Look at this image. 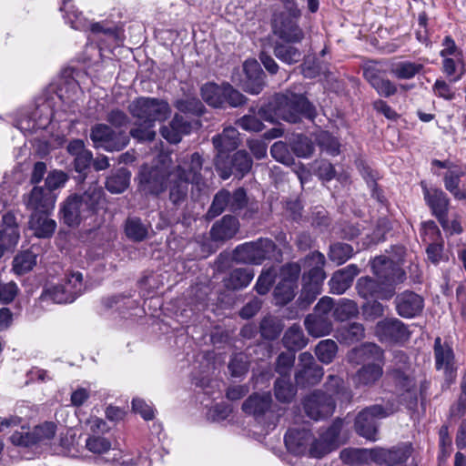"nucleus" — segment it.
I'll return each mask as SVG.
<instances>
[{"mask_svg":"<svg viewBox=\"0 0 466 466\" xmlns=\"http://www.w3.org/2000/svg\"><path fill=\"white\" fill-rule=\"evenodd\" d=\"M342 426L343 420L337 419L325 431L319 432L318 437L305 428L289 429L285 434V444L294 454L319 459L339 447Z\"/></svg>","mask_w":466,"mask_h":466,"instance_id":"nucleus-1","label":"nucleus"},{"mask_svg":"<svg viewBox=\"0 0 466 466\" xmlns=\"http://www.w3.org/2000/svg\"><path fill=\"white\" fill-rule=\"evenodd\" d=\"M371 268L378 280L370 277L359 279L356 286L358 293L364 299H391L395 294V286L405 279V272L385 256L375 258Z\"/></svg>","mask_w":466,"mask_h":466,"instance_id":"nucleus-2","label":"nucleus"},{"mask_svg":"<svg viewBox=\"0 0 466 466\" xmlns=\"http://www.w3.org/2000/svg\"><path fill=\"white\" fill-rule=\"evenodd\" d=\"M202 169L203 158L198 152L177 159L176 165L169 169L167 182L168 198L175 207H181L187 202L189 183L198 187L204 184Z\"/></svg>","mask_w":466,"mask_h":466,"instance_id":"nucleus-3","label":"nucleus"},{"mask_svg":"<svg viewBox=\"0 0 466 466\" xmlns=\"http://www.w3.org/2000/svg\"><path fill=\"white\" fill-rule=\"evenodd\" d=\"M127 108L138 124V127L130 130V135L138 141H152L156 137L153 129L155 122L165 121L171 114L167 101L153 97L136 98Z\"/></svg>","mask_w":466,"mask_h":466,"instance_id":"nucleus-4","label":"nucleus"},{"mask_svg":"<svg viewBox=\"0 0 466 466\" xmlns=\"http://www.w3.org/2000/svg\"><path fill=\"white\" fill-rule=\"evenodd\" d=\"M258 115L264 120L272 123L278 119L297 123L302 116L313 119L315 117V108L301 95L294 93L279 94L268 106L259 109Z\"/></svg>","mask_w":466,"mask_h":466,"instance_id":"nucleus-5","label":"nucleus"},{"mask_svg":"<svg viewBox=\"0 0 466 466\" xmlns=\"http://www.w3.org/2000/svg\"><path fill=\"white\" fill-rule=\"evenodd\" d=\"M103 188L92 183L83 194H72L62 203L60 212L64 222L68 226H77L96 213L104 202Z\"/></svg>","mask_w":466,"mask_h":466,"instance_id":"nucleus-6","label":"nucleus"},{"mask_svg":"<svg viewBox=\"0 0 466 466\" xmlns=\"http://www.w3.org/2000/svg\"><path fill=\"white\" fill-rule=\"evenodd\" d=\"M348 360L354 364H364L355 374L358 386H372L383 374V350L374 343L363 344L348 353Z\"/></svg>","mask_w":466,"mask_h":466,"instance_id":"nucleus-7","label":"nucleus"},{"mask_svg":"<svg viewBox=\"0 0 466 466\" xmlns=\"http://www.w3.org/2000/svg\"><path fill=\"white\" fill-rule=\"evenodd\" d=\"M389 375L395 385L400 401L409 409L414 408L417 405L419 391H422L423 385L421 384L419 390L409 358L403 351H394Z\"/></svg>","mask_w":466,"mask_h":466,"instance_id":"nucleus-8","label":"nucleus"},{"mask_svg":"<svg viewBox=\"0 0 466 466\" xmlns=\"http://www.w3.org/2000/svg\"><path fill=\"white\" fill-rule=\"evenodd\" d=\"M306 263L311 268L303 277L304 285L299 299L308 306L321 292V286L326 278L323 270L325 257L322 253L316 251L306 258Z\"/></svg>","mask_w":466,"mask_h":466,"instance_id":"nucleus-9","label":"nucleus"},{"mask_svg":"<svg viewBox=\"0 0 466 466\" xmlns=\"http://www.w3.org/2000/svg\"><path fill=\"white\" fill-rule=\"evenodd\" d=\"M276 246L268 238H259L238 246L233 252L235 261L246 264H261L273 256Z\"/></svg>","mask_w":466,"mask_h":466,"instance_id":"nucleus-10","label":"nucleus"},{"mask_svg":"<svg viewBox=\"0 0 466 466\" xmlns=\"http://www.w3.org/2000/svg\"><path fill=\"white\" fill-rule=\"evenodd\" d=\"M86 289L83 274L71 271L66 274L62 282L48 289L45 295L56 303H71L80 296Z\"/></svg>","mask_w":466,"mask_h":466,"instance_id":"nucleus-11","label":"nucleus"},{"mask_svg":"<svg viewBox=\"0 0 466 466\" xmlns=\"http://www.w3.org/2000/svg\"><path fill=\"white\" fill-rule=\"evenodd\" d=\"M169 169L143 167L138 175V189L145 195L158 196L167 188Z\"/></svg>","mask_w":466,"mask_h":466,"instance_id":"nucleus-12","label":"nucleus"},{"mask_svg":"<svg viewBox=\"0 0 466 466\" xmlns=\"http://www.w3.org/2000/svg\"><path fill=\"white\" fill-rule=\"evenodd\" d=\"M90 137L96 147L107 151H119L129 142V137L124 131H113L105 124H97L91 128Z\"/></svg>","mask_w":466,"mask_h":466,"instance_id":"nucleus-13","label":"nucleus"},{"mask_svg":"<svg viewBox=\"0 0 466 466\" xmlns=\"http://www.w3.org/2000/svg\"><path fill=\"white\" fill-rule=\"evenodd\" d=\"M303 406L306 414L310 419L319 420L331 416L336 403L331 395L319 390L305 398Z\"/></svg>","mask_w":466,"mask_h":466,"instance_id":"nucleus-14","label":"nucleus"},{"mask_svg":"<svg viewBox=\"0 0 466 466\" xmlns=\"http://www.w3.org/2000/svg\"><path fill=\"white\" fill-rule=\"evenodd\" d=\"M388 413L380 405H372L362 410L356 417L355 429L362 437L370 441L377 440V420L387 417Z\"/></svg>","mask_w":466,"mask_h":466,"instance_id":"nucleus-15","label":"nucleus"},{"mask_svg":"<svg viewBox=\"0 0 466 466\" xmlns=\"http://www.w3.org/2000/svg\"><path fill=\"white\" fill-rule=\"evenodd\" d=\"M20 239V221L14 212L3 215L0 228V258L6 251H13Z\"/></svg>","mask_w":466,"mask_h":466,"instance_id":"nucleus-16","label":"nucleus"},{"mask_svg":"<svg viewBox=\"0 0 466 466\" xmlns=\"http://www.w3.org/2000/svg\"><path fill=\"white\" fill-rule=\"evenodd\" d=\"M375 335L381 342L399 343L410 338V330L401 320L396 318L385 319L375 326Z\"/></svg>","mask_w":466,"mask_h":466,"instance_id":"nucleus-17","label":"nucleus"},{"mask_svg":"<svg viewBox=\"0 0 466 466\" xmlns=\"http://www.w3.org/2000/svg\"><path fill=\"white\" fill-rule=\"evenodd\" d=\"M273 32L287 43H299L304 38V32L299 26L297 18L290 14H280L274 18Z\"/></svg>","mask_w":466,"mask_h":466,"instance_id":"nucleus-18","label":"nucleus"},{"mask_svg":"<svg viewBox=\"0 0 466 466\" xmlns=\"http://www.w3.org/2000/svg\"><path fill=\"white\" fill-rule=\"evenodd\" d=\"M24 204L32 213H51L55 208L56 195L43 187H34L24 196Z\"/></svg>","mask_w":466,"mask_h":466,"instance_id":"nucleus-19","label":"nucleus"},{"mask_svg":"<svg viewBox=\"0 0 466 466\" xmlns=\"http://www.w3.org/2000/svg\"><path fill=\"white\" fill-rule=\"evenodd\" d=\"M299 370L296 372L295 380L299 385H314L323 376V369L315 363L314 358L309 352H302L299 356Z\"/></svg>","mask_w":466,"mask_h":466,"instance_id":"nucleus-20","label":"nucleus"},{"mask_svg":"<svg viewBox=\"0 0 466 466\" xmlns=\"http://www.w3.org/2000/svg\"><path fill=\"white\" fill-rule=\"evenodd\" d=\"M397 313L405 319L419 316L424 308V299L419 294L405 290L398 294L394 300Z\"/></svg>","mask_w":466,"mask_h":466,"instance_id":"nucleus-21","label":"nucleus"},{"mask_svg":"<svg viewBox=\"0 0 466 466\" xmlns=\"http://www.w3.org/2000/svg\"><path fill=\"white\" fill-rule=\"evenodd\" d=\"M363 76L380 96L389 97L397 93V86L385 77L383 71L376 64L367 66Z\"/></svg>","mask_w":466,"mask_h":466,"instance_id":"nucleus-22","label":"nucleus"},{"mask_svg":"<svg viewBox=\"0 0 466 466\" xmlns=\"http://www.w3.org/2000/svg\"><path fill=\"white\" fill-rule=\"evenodd\" d=\"M239 133L232 127L224 128L223 132L212 138L214 147L218 154L215 158L217 169H221V159L228 152L235 150L239 144Z\"/></svg>","mask_w":466,"mask_h":466,"instance_id":"nucleus-23","label":"nucleus"},{"mask_svg":"<svg viewBox=\"0 0 466 466\" xmlns=\"http://www.w3.org/2000/svg\"><path fill=\"white\" fill-rule=\"evenodd\" d=\"M243 71L246 76L241 84L243 90L252 95L259 94L264 86V74L258 61L247 60L243 65Z\"/></svg>","mask_w":466,"mask_h":466,"instance_id":"nucleus-24","label":"nucleus"},{"mask_svg":"<svg viewBox=\"0 0 466 466\" xmlns=\"http://www.w3.org/2000/svg\"><path fill=\"white\" fill-rule=\"evenodd\" d=\"M423 189L424 199L432 214L438 220H443V217L448 215L450 199L447 195L439 188H428L423 183L421 184Z\"/></svg>","mask_w":466,"mask_h":466,"instance_id":"nucleus-25","label":"nucleus"},{"mask_svg":"<svg viewBox=\"0 0 466 466\" xmlns=\"http://www.w3.org/2000/svg\"><path fill=\"white\" fill-rule=\"evenodd\" d=\"M370 459L379 464L395 465L407 461L410 456L407 448L372 449L369 451Z\"/></svg>","mask_w":466,"mask_h":466,"instance_id":"nucleus-26","label":"nucleus"},{"mask_svg":"<svg viewBox=\"0 0 466 466\" xmlns=\"http://www.w3.org/2000/svg\"><path fill=\"white\" fill-rule=\"evenodd\" d=\"M238 228L239 223L238 218L227 215L212 226L210 236L215 241H226L232 238L238 231Z\"/></svg>","mask_w":466,"mask_h":466,"instance_id":"nucleus-27","label":"nucleus"},{"mask_svg":"<svg viewBox=\"0 0 466 466\" xmlns=\"http://www.w3.org/2000/svg\"><path fill=\"white\" fill-rule=\"evenodd\" d=\"M50 213H31L29 218V228L34 235L39 238H50L56 228V222L49 218Z\"/></svg>","mask_w":466,"mask_h":466,"instance_id":"nucleus-28","label":"nucleus"},{"mask_svg":"<svg viewBox=\"0 0 466 466\" xmlns=\"http://www.w3.org/2000/svg\"><path fill=\"white\" fill-rule=\"evenodd\" d=\"M299 271L298 268H294V272L290 274L289 278H285L278 283L274 289V297L277 304L285 305L295 297V290L298 288L297 279Z\"/></svg>","mask_w":466,"mask_h":466,"instance_id":"nucleus-29","label":"nucleus"},{"mask_svg":"<svg viewBox=\"0 0 466 466\" xmlns=\"http://www.w3.org/2000/svg\"><path fill=\"white\" fill-rule=\"evenodd\" d=\"M252 167V159L248 156V154L244 150H239L236 152L231 160L230 167H223L221 164V171L220 177L223 179L228 178L231 174L236 172V175L239 176V177H244L245 174L249 172Z\"/></svg>","mask_w":466,"mask_h":466,"instance_id":"nucleus-30","label":"nucleus"},{"mask_svg":"<svg viewBox=\"0 0 466 466\" xmlns=\"http://www.w3.org/2000/svg\"><path fill=\"white\" fill-rule=\"evenodd\" d=\"M271 396L269 393L253 394L242 404L244 412L258 418L264 415L271 406Z\"/></svg>","mask_w":466,"mask_h":466,"instance_id":"nucleus-31","label":"nucleus"},{"mask_svg":"<svg viewBox=\"0 0 466 466\" xmlns=\"http://www.w3.org/2000/svg\"><path fill=\"white\" fill-rule=\"evenodd\" d=\"M436 368L443 370L447 376H451L453 371V352L447 344L442 345L441 338H437L434 343Z\"/></svg>","mask_w":466,"mask_h":466,"instance_id":"nucleus-32","label":"nucleus"},{"mask_svg":"<svg viewBox=\"0 0 466 466\" xmlns=\"http://www.w3.org/2000/svg\"><path fill=\"white\" fill-rule=\"evenodd\" d=\"M304 325L308 333L315 338L329 335L332 330L330 318H322L314 314L306 317Z\"/></svg>","mask_w":466,"mask_h":466,"instance_id":"nucleus-33","label":"nucleus"},{"mask_svg":"<svg viewBox=\"0 0 466 466\" xmlns=\"http://www.w3.org/2000/svg\"><path fill=\"white\" fill-rule=\"evenodd\" d=\"M254 278V271L250 268H235L230 271L224 283L228 289H240L246 288Z\"/></svg>","mask_w":466,"mask_h":466,"instance_id":"nucleus-34","label":"nucleus"},{"mask_svg":"<svg viewBox=\"0 0 466 466\" xmlns=\"http://www.w3.org/2000/svg\"><path fill=\"white\" fill-rule=\"evenodd\" d=\"M224 84L218 86L209 82L201 86L200 94L203 100L213 107H222L225 104Z\"/></svg>","mask_w":466,"mask_h":466,"instance_id":"nucleus-35","label":"nucleus"},{"mask_svg":"<svg viewBox=\"0 0 466 466\" xmlns=\"http://www.w3.org/2000/svg\"><path fill=\"white\" fill-rule=\"evenodd\" d=\"M130 172L126 168H119L106 178V187L113 194L124 192L129 186Z\"/></svg>","mask_w":466,"mask_h":466,"instance_id":"nucleus-36","label":"nucleus"},{"mask_svg":"<svg viewBox=\"0 0 466 466\" xmlns=\"http://www.w3.org/2000/svg\"><path fill=\"white\" fill-rule=\"evenodd\" d=\"M462 170H450L445 173L443 181L445 188L458 200L466 198V189L460 187Z\"/></svg>","mask_w":466,"mask_h":466,"instance_id":"nucleus-37","label":"nucleus"},{"mask_svg":"<svg viewBox=\"0 0 466 466\" xmlns=\"http://www.w3.org/2000/svg\"><path fill=\"white\" fill-rule=\"evenodd\" d=\"M284 346L289 350H298L304 348L308 339L304 336L300 326L294 324L287 329L282 339Z\"/></svg>","mask_w":466,"mask_h":466,"instance_id":"nucleus-38","label":"nucleus"},{"mask_svg":"<svg viewBox=\"0 0 466 466\" xmlns=\"http://www.w3.org/2000/svg\"><path fill=\"white\" fill-rule=\"evenodd\" d=\"M423 65L417 62L400 61L392 64L390 71L398 79H410L419 74Z\"/></svg>","mask_w":466,"mask_h":466,"instance_id":"nucleus-39","label":"nucleus"},{"mask_svg":"<svg viewBox=\"0 0 466 466\" xmlns=\"http://www.w3.org/2000/svg\"><path fill=\"white\" fill-rule=\"evenodd\" d=\"M36 264V256L29 250L19 252L13 259V271L16 275H24Z\"/></svg>","mask_w":466,"mask_h":466,"instance_id":"nucleus-40","label":"nucleus"},{"mask_svg":"<svg viewBox=\"0 0 466 466\" xmlns=\"http://www.w3.org/2000/svg\"><path fill=\"white\" fill-rule=\"evenodd\" d=\"M337 338L346 343H354L364 338V328L362 324L353 322L339 328L337 331Z\"/></svg>","mask_w":466,"mask_h":466,"instance_id":"nucleus-41","label":"nucleus"},{"mask_svg":"<svg viewBox=\"0 0 466 466\" xmlns=\"http://www.w3.org/2000/svg\"><path fill=\"white\" fill-rule=\"evenodd\" d=\"M275 396L281 402H290L296 395V388L289 377H280L275 382Z\"/></svg>","mask_w":466,"mask_h":466,"instance_id":"nucleus-42","label":"nucleus"},{"mask_svg":"<svg viewBox=\"0 0 466 466\" xmlns=\"http://www.w3.org/2000/svg\"><path fill=\"white\" fill-rule=\"evenodd\" d=\"M230 193L227 190L218 191L206 214L208 219H213L222 214L227 207H229Z\"/></svg>","mask_w":466,"mask_h":466,"instance_id":"nucleus-43","label":"nucleus"},{"mask_svg":"<svg viewBox=\"0 0 466 466\" xmlns=\"http://www.w3.org/2000/svg\"><path fill=\"white\" fill-rule=\"evenodd\" d=\"M456 57V60L447 57L443 59V72L451 77L450 81L452 83L459 81L465 73V66L461 57Z\"/></svg>","mask_w":466,"mask_h":466,"instance_id":"nucleus-44","label":"nucleus"},{"mask_svg":"<svg viewBox=\"0 0 466 466\" xmlns=\"http://www.w3.org/2000/svg\"><path fill=\"white\" fill-rule=\"evenodd\" d=\"M274 54L277 58L288 65L298 63L301 57V52L298 48L284 44H277Z\"/></svg>","mask_w":466,"mask_h":466,"instance_id":"nucleus-45","label":"nucleus"},{"mask_svg":"<svg viewBox=\"0 0 466 466\" xmlns=\"http://www.w3.org/2000/svg\"><path fill=\"white\" fill-rule=\"evenodd\" d=\"M35 444H47L55 437L56 425L51 421H45L33 428Z\"/></svg>","mask_w":466,"mask_h":466,"instance_id":"nucleus-46","label":"nucleus"},{"mask_svg":"<svg viewBox=\"0 0 466 466\" xmlns=\"http://www.w3.org/2000/svg\"><path fill=\"white\" fill-rule=\"evenodd\" d=\"M357 304L350 299H340L333 309V317L339 321L347 320L358 314Z\"/></svg>","mask_w":466,"mask_h":466,"instance_id":"nucleus-47","label":"nucleus"},{"mask_svg":"<svg viewBox=\"0 0 466 466\" xmlns=\"http://www.w3.org/2000/svg\"><path fill=\"white\" fill-rule=\"evenodd\" d=\"M338 350L337 344L332 339H324L319 342L315 353L322 363H330L336 356Z\"/></svg>","mask_w":466,"mask_h":466,"instance_id":"nucleus-48","label":"nucleus"},{"mask_svg":"<svg viewBox=\"0 0 466 466\" xmlns=\"http://www.w3.org/2000/svg\"><path fill=\"white\" fill-rule=\"evenodd\" d=\"M9 439L15 446L32 447L36 445L33 429L25 426L15 431Z\"/></svg>","mask_w":466,"mask_h":466,"instance_id":"nucleus-49","label":"nucleus"},{"mask_svg":"<svg viewBox=\"0 0 466 466\" xmlns=\"http://www.w3.org/2000/svg\"><path fill=\"white\" fill-rule=\"evenodd\" d=\"M147 227L139 218H133L127 220L126 234L129 238L141 241L147 238Z\"/></svg>","mask_w":466,"mask_h":466,"instance_id":"nucleus-50","label":"nucleus"},{"mask_svg":"<svg viewBox=\"0 0 466 466\" xmlns=\"http://www.w3.org/2000/svg\"><path fill=\"white\" fill-rule=\"evenodd\" d=\"M175 106L180 112L198 116L201 115L205 109L202 102L196 97H186L178 99L175 103Z\"/></svg>","mask_w":466,"mask_h":466,"instance_id":"nucleus-51","label":"nucleus"},{"mask_svg":"<svg viewBox=\"0 0 466 466\" xmlns=\"http://www.w3.org/2000/svg\"><path fill=\"white\" fill-rule=\"evenodd\" d=\"M353 254V248L349 244L336 243L330 246L329 257L338 265L344 263Z\"/></svg>","mask_w":466,"mask_h":466,"instance_id":"nucleus-52","label":"nucleus"},{"mask_svg":"<svg viewBox=\"0 0 466 466\" xmlns=\"http://www.w3.org/2000/svg\"><path fill=\"white\" fill-rule=\"evenodd\" d=\"M270 154L278 162L289 166L293 163V157L290 154L288 145L283 141L275 142L270 148Z\"/></svg>","mask_w":466,"mask_h":466,"instance_id":"nucleus-53","label":"nucleus"},{"mask_svg":"<svg viewBox=\"0 0 466 466\" xmlns=\"http://www.w3.org/2000/svg\"><path fill=\"white\" fill-rule=\"evenodd\" d=\"M352 281L350 280L341 271H336L330 279L329 284L332 293L342 294L351 285Z\"/></svg>","mask_w":466,"mask_h":466,"instance_id":"nucleus-54","label":"nucleus"},{"mask_svg":"<svg viewBox=\"0 0 466 466\" xmlns=\"http://www.w3.org/2000/svg\"><path fill=\"white\" fill-rule=\"evenodd\" d=\"M228 369L234 377L245 374L248 369L246 355L243 353L235 354L228 363Z\"/></svg>","mask_w":466,"mask_h":466,"instance_id":"nucleus-55","label":"nucleus"},{"mask_svg":"<svg viewBox=\"0 0 466 466\" xmlns=\"http://www.w3.org/2000/svg\"><path fill=\"white\" fill-rule=\"evenodd\" d=\"M422 239L425 243H439L441 240V231L432 220L422 224Z\"/></svg>","mask_w":466,"mask_h":466,"instance_id":"nucleus-56","label":"nucleus"},{"mask_svg":"<svg viewBox=\"0 0 466 466\" xmlns=\"http://www.w3.org/2000/svg\"><path fill=\"white\" fill-rule=\"evenodd\" d=\"M260 118H262L260 116L258 117L254 115H246L237 121V125L246 131L259 132L264 127Z\"/></svg>","mask_w":466,"mask_h":466,"instance_id":"nucleus-57","label":"nucleus"},{"mask_svg":"<svg viewBox=\"0 0 466 466\" xmlns=\"http://www.w3.org/2000/svg\"><path fill=\"white\" fill-rule=\"evenodd\" d=\"M295 354L293 352L281 353L277 360L276 370L280 377H289V373L294 364Z\"/></svg>","mask_w":466,"mask_h":466,"instance_id":"nucleus-58","label":"nucleus"},{"mask_svg":"<svg viewBox=\"0 0 466 466\" xmlns=\"http://www.w3.org/2000/svg\"><path fill=\"white\" fill-rule=\"evenodd\" d=\"M19 292L18 286L14 281L0 282V303H11Z\"/></svg>","mask_w":466,"mask_h":466,"instance_id":"nucleus-59","label":"nucleus"},{"mask_svg":"<svg viewBox=\"0 0 466 466\" xmlns=\"http://www.w3.org/2000/svg\"><path fill=\"white\" fill-rule=\"evenodd\" d=\"M86 448L93 453H105L111 449V442L104 437H90L86 440Z\"/></svg>","mask_w":466,"mask_h":466,"instance_id":"nucleus-60","label":"nucleus"},{"mask_svg":"<svg viewBox=\"0 0 466 466\" xmlns=\"http://www.w3.org/2000/svg\"><path fill=\"white\" fill-rule=\"evenodd\" d=\"M68 177L63 171H52L50 172L46 178V190H50L53 192L54 190L63 187L67 181Z\"/></svg>","mask_w":466,"mask_h":466,"instance_id":"nucleus-61","label":"nucleus"},{"mask_svg":"<svg viewBox=\"0 0 466 466\" xmlns=\"http://www.w3.org/2000/svg\"><path fill=\"white\" fill-rule=\"evenodd\" d=\"M274 277L275 270L273 268H268L260 274L255 286L258 294L264 295L269 290L274 282Z\"/></svg>","mask_w":466,"mask_h":466,"instance_id":"nucleus-62","label":"nucleus"},{"mask_svg":"<svg viewBox=\"0 0 466 466\" xmlns=\"http://www.w3.org/2000/svg\"><path fill=\"white\" fill-rule=\"evenodd\" d=\"M261 335L268 339H274L280 333L281 329L277 321L268 317L260 323Z\"/></svg>","mask_w":466,"mask_h":466,"instance_id":"nucleus-63","label":"nucleus"},{"mask_svg":"<svg viewBox=\"0 0 466 466\" xmlns=\"http://www.w3.org/2000/svg\"><path fill=\"white\" fill-rule=\"evenodd\" d=\"M325 388L327 390L325 392L328 395H331L333 399L334 396H338L339 394H347L342 379L335 375H329L328 377V381L325 384Z\"/></svg>","mask_w":466,"mask_h":466,"instance_id":"nucleus-64","label":"nucleus"}]
</instances>
